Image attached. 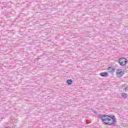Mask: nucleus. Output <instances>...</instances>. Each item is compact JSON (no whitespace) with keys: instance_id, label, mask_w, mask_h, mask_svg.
<instances>
[{"instance_id":"obj_1","label":"nucleus","mask_w":128,"mask_h":128,"mask_svg":"<svg viewBox=\"0 0 128 128\" xmlns=\"http://www.w3.org/2000/svg\"><path fill=\"white\" fill-rule=\"evenodd\" d=\"M114 118V116L110 117V119L108 120V122H106V124L107 126H114L116 122V120Z\"/></svg>"},{"instance_id":"obj_2","label":"nucleus","mask_w":128,"mask_h":128,"mask_svg":"<svg viewBox=\"0 0 128 128\" xmlns=\"http://www.w3.org/2000/svg\"><path fill=\"white\" fill-rule=\"evenodd\" d=\"M99 118H100L101 120H102V122H104L106 124V122H108V120L112 118V116H99Z\"/></svg>"},{"instance_id":"obj_3","label":"nucleus","mask_w":128,"mask_h":128,"mask_svg":"<svg viewBox=\"0 0 128 128\" xmlns=\"http://www.w3.org/2000/svg\"><path fill=\"white\" fill-rule=\"evenodd\" d=\"M128 62V60L126 58H120L118 60V62L120 66H126V62Z\"/></svg>"},{"instance_id":"obj_4","label":"nucleus","mask_w":128,"mask_h":128,"mask_svg":"<svg viewBox=\"0 0 128 128\" xmlns=\"http://www.w3.org/2000/svg\"><path fill=\"white\" fill-rule=\"evenodd\" d=\"M124 74V72L122 71L120 69H118L116 71V76L117 78H122Z\"/></svg>"},{"instance_id":"obj_5","label":"nucleus","mask_w":128,"mask_h":128,"mask_svg":"<svg viewBox=\"0 0 128 128\" xmlns=\"http://www.w3.org/2000/svg\"><path fill=\"white\" fill-rule=\"evenodd\" d=\"M108 72H114L116 68H114V66H110L108 68Z\"/></svg>"},{"instance_id":"obj_6","label":"nucleus","mask_w":128,"mask_h":128,"mask_svg":"<svg viewBox=\"0 0 128 128\" xmlns=\"http://www.w3.org/2000/svg\"><path fill=\"white\" fill-rule=\"evenodd\" d=\"M108 72H101L100 74V76H108Z\"/></svg>"},{"instance_id":"obj_7","label":"nucleus","mask_w":128,"mask_h":128,"mask_svg":"<svg viewBox=\"0 0 128 128\" xmlns=\"http://www.w3.org/2000/svg\"><path fill=\"white\" fill-rule=\"evenodd\" d=\"M66 82L68 84H72V79L68 80Z\"/></svg>"},{"instance_id":"obj_8","label":"nucleus","mask_w":128,"mask_h":128,"mask_svg":"<svg viewBox=\"0 0 128 128\" xmlns=\"http://www.w3.org/2000/svg\"><path fill=\"white\" fill-rule=\"evenodd\" d=\"M122 96H123V98H128V94L126 93H122Z\"/></svg>"},{"instance_id":"obj_9","label":"nucleus","mask_w":128,"mask_h":128,"mask_svg":"<svg viewBox=\"0 0 128 128\" xmlns=\"http://www.w3.org/2000/svg\"><path fill=\"white\" fill-rule=\"evenodd\" d=\"M125 90H126V92H128V87H126L125 88Z\"/></svg>"}]
</instances>
